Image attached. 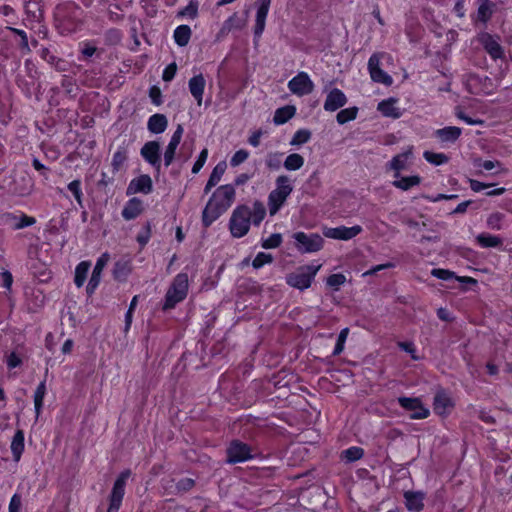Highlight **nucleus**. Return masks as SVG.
<instances>
[{
  "instance_id": "f257e3e1",
  "label": "nucleus",
  "mask_w": 512,
  "mask_h": 512,
  "mask_svg": "<svg viewBox=\"0 0 512 512\" xmlns=\"http://www.w3.org/2000/svg\"><path fill=\"white\" fill-rule=\"evenodd\" d=\"M292 191L293 186L287 175H280L276 178V188L268 196L270 215H275L281 209Z\"/></svg>"
},
{
  "instance_id": "f03ea898",
  "label": "nucleus",
  "mask_w": 512,
  "mask_h": 512,
  "mask_svg": "<svg viewBox=\"0 0 512 512\" xmlns=\"http://www.w3.org/2000/svg\"><path fill=\"white\" fill-rule=\"evenodd\" d=\"M187 292L188 276L185 273H180L174 278L172 284L166 292L162 310L168 311L173 309L178 303L186 298Z\"/></svg>"
},
{
  "instance_id": "7ed1b4c3",
  "label": "nucleus",
  "mask_w": 512,
  "mask_h": 512,
  "mask_svg": "<svg viewBox=\"0 0 512 512\" xmlns=\"http://www.w3.org/2000/svg\"><path fill=\"white\" fill-rule=\"evenodd\" d=\"M251 216V210L247 205H239L233 210L229 220V230L233 237L241 238L249 232Z\"/></svg>"
},
{
  "instance_id": "20e7f679",
  "label": "nucleus",
  "mask_w": 512,
  "mask_h": 512,
  "mask_svg": "<svg viewBox=\"0 0 512 512\" xmlns=\"http://www.w3.org/2000/svg\"><path fill=\"white\" fill-rule=\"evenodd\" d=\"M320 268L321 265L300 266L294 272L286 275V283L301 291L308 289Z\"/></svg>"
},
{
  "instance_id": "39448f33",
  "label": "nucleus",
  "mask_w": 512,
  "mask_h": 512,
  "mask_svg": "<svg viewBox=\"0 0 512 512\" xmlns=\"http://www.w3.org/2000/svg\"><path fill=\"white\" fill-rule=\"evenodd\" d=\"M130 475H131V471L129 469H126V470L122 471L119 474V476L116 478V480L113 484L111 493L109 495V506H108L107 512H118L119 511L121 504H122V500L125 495L126 481L130 477Z\"/></svg>"
},
{
  "instance_id": "423d86ee",
  "label": "nucleus",
  "mask_w": 512,
  "mask_h": 512,
  "mask_svg": "<svg viewBox=\"0 0 512 512\" xmlns=\"http://www.w3.org/2000/svg\"><path fill=\"white\" fill-rule=\"evenodd\" d=\"M296 242V248L301 253L317 252L323 247V238L316 233L306 234L302 231L292 236Z\"/></svg>"
},
{
  "instance_id": "0eeeda50",
  "label": "nucleus",
  "mask_w": 512,
  "mask_h": 512,
  "mask_svg": "<svg viewBox=\"0 0 512 512\" xmlns=\"http://www.w3.org/2000/svg\"><path fill=\"white\" fill-rule=\"evenodd\" d=\"M226 455L228 464L241 463L253 458L251 446L238 439L230 442L226 449Z\"/></svg>"
},
{
  "instance_id": "6e6552de",
  "label": "nucleus",
  "mask_w": 512,
  "mask_h": 512,
  "mask_svg": "<svg viewBox=\"0 0 512 512\" xmlns=\"http://www.w3.org/2000/svg\"><path fill=\"white\" fill-rule=\"evenodd\" d=\"M397 402L405 411L411 412L410 419L412 420L426 419L430 415V410L423 405L422 400L418 397L401 396L397 398Z\"/></svg>"
},
{
  "instance_id": "1a4fd4ad",
  "label": "nucleus",
  "mask_w": 512,
  "mask_h": 512,
  "mask_svg": "<svg viewBox=\"0 0 512 512\" xmlns=\"http://www.w3.org/2000/svg\"><path fill=\"white\" fill-rule=\"evenodd\" d=\"M477 39L493 60L504 58V49L499 43V36L492 35L488 32H481L478 34Z\"/></svg>"
},
{
  "instance_id": "9d476101",
  "label": "nucleus",
  "mask_w": 512,
  "mask_h": 512,
  "mask_svg": "<svg viewBox=\"0 0 512 512\" xmlns=\"http://www.w3.org/2000/svg\"><path fill=\"white\" fill-rule=\"evenodd\" d=\"M140 155L149 163L157 173L161 171V147L157 141L146 142L141 150Z\"/></svg>"
},
{
  "instance_id": "9b49d317",
  "label": "nucleus",
  "mask_w": 512,
  "mask_h": 512,
  "mask_svg": "<svg viewBox=\"0 0 512 512\" xmlns=\"http://www.w3.org/2000/svg\"><path fill=\"white\" fill-rule=\"evenodd\" d=\"M382 55V53H374L371 55L368 60V71L374 82L391 86L393 83L392 77L380 68V56Z\"/></svg>"
},
{
  "instance_id": "f8f14e48",
  "label": "nucleus",
  "mask_w": 512,
  "mask_h": 512,
  "mask_svg": "<svg viewBox=\"0 0 512 512\" xmlns=\"http://www.w3.org/2000/svg\"><path fill=\"white\" fill-rule=\"evenodd\" d=\"M288 88L293 94L304 96L314 90V83L306 72H299L288 82Z\"/></svg>"
},
{
  "instance_id": "ddd939ff",
  "label": "nucleus",
  "mask_w": 512,
  "mask_h": 512,
  "mask_svg": "<svg viewBox=\"0 0 512 512\" xmlns=\"http://www.w3.org/2000/svg\"><path fill=\"white\" fill-rule=\"evenodd\" d=\"M362 232V227L360 225H355L352 227L346 226H338L335 228L325 227L323 229V235L327 238L337 239V240H350L356 237L358 234Z\"/></svg>"
},
{
  "instance_id": "4468645a",
  "label": "nucleus",
  "mask_w": 512,
  "mask_h": 512,
  "mask_svg": "<svg viewBox=\"0 0 512 512\" xmlns=\"http://www.w3.org/2000/svg\"><path fill=\"white\" fill-rule=\"evenodd\" d=\"M153 191V182L148 174H142L130 181L126 189L127 195L137 193L150 194Z\"/></svg>"
},
{
  "instance_id": "2eb2a0df",
  "label": "nucleus",
  "mask_w": 512,
  "mask_h": 512,
  "mask_svg": "<svg viewBox=\"0 0 512 512\" xmlns=\"http://www.w3.org/2000/svg\"><path fill=\"white\" fill-rule=\"evenodd\" d=\"M260 4L257 8L255 25L253 29L254 40H259L265 30L266 18L269 12L271 0H259Z\"/></svg>"
},
{
  "instance_id": "dca6fc26",
  "label": "nucleus",
  "mask_w": 512,
  "mask_h": 512,
  "mask_svg": "<svg viewBox=\"0 0 512 512\" xmlns=\"http://www.w3.org/2000/svg\"><path fill=\"white\" fill-rule=\"evenodd\" d=\"M108 259H109V255L107 253H104L103 255H101L98 258V260L93 268L92 275H91L89 282L86 286V293L89 297H91L94 294L95 290L97 289V287L100 283V280H101L102 271H103L104 267L106 266Z\"/></svg>"
},
{
  "instance_id": "f3484780",
  "label": "nucleus",
  "mask_w": 512,
  "mask_h": 512,
  "mask_svg": "<svg viewBox=\"0 0 512 512\" xmlns=\"http://www.w3.org/2000/svg\"><path fill=\"white\" fill-rule=\"evenodd\" d=\"M227 210L222 204H218L210 198L202 211V224L208 228L214 221H216Z\"/></svg>"
},
{
  "instance_id": "a211bd4d",
  "label": "nucleus",
  "mask_w": 512,
  "mask_h": 512,
  "mask_svg": "<svg viewBox=\"0 0 512 512\" xmlns=\"http://www.w3.org/2000/svg\"><path fill=\"white\" fill-rule=\"evenodd\" d=\"M478 9L475 15L472 16L474 24L478 22L484 25L491 19L496 10V4L490 0H477Z\"/></svg>"
},
{
  "instance_id": "6ab92c4d",
  "label": "nucleus",
  "mask_w": 512,
  "mask_h": 512,
  "mask_svg": "<svg viewBox=\"0 0 512 512\" xmlns=\"http://www.w3.org/2000/svg\"><path fill=\"white\" fill-rule=\"evenodd\" d=\"M348 99L344 92L339 88H333L327 94L324 109L329 112H334L346 105Z\"/></svg>"
},
{
  "instance_id": "aec40b11",
  "label": "nucleus",
  "mask_w": 512,
  "mask_h": 512,
  "mask_svg": "<svg viewBox=\"0 0 512 512\" xmlns=\"http://www.w3.org/2000/svg\"><path fill=\"white\" fill-rule=\"evenodd\" d=\"M235 194L234 186L232 184H226L218 187L211 198H213V201L216 203L224 205L225 209L228 210L235 200Z\"/></svg>"
},
{
  "instance_id": "412c9836",
  "label": "nucleus",
  "mask_w": 512,
  "mask_h": 512,
  "mask_svg": "<svg viewBox=\"0 0 512 512\" xmlns=\"http://www.w3.org/2000/svg\"><path fill=\"white\" fill-rule=\"evenodd\" d=\"M431 275L433 277H436L437 279H440V280H443V281H450V280H456L460 283H465V284H471V285H476L477 284V280L472 278V277H468V276H457L455 272L451 271V270H448V269H443V268H434L431 270Z\"/></svg>"
},
{
  "instance_id": "4be33fe9",
  "label": "nucleus",
  "mask_w": 512,
  "mask_h": 512,
  "mask_svg": "<svg viewBox=\"0 0 512 512\" xmlns=\"http://www.w3.org/2000/svg\"><path fill=\"white\" fill-rule=\"evenodd\" d=\"M143 211V201L138 197H133L126 202L124 208L122 209L121 215L126 221H130L140 216Z\"/></svg>"
},
{
  "instance_id": "5701e85b",
  "label": "nucleus",
  "mask_w": 512,
  "mask_h": 512,
  "mask_svg": "<svg viewBox=\"0 0 512 512\" xmlns=\"http://www.w3.org/2000/svg\"><path fill=\"white\" fill-rule=\"evenodd\" d=\"M397 99L390 97L378 103L377 110L385 117L398 119L402 116V111L396 107Z\"/></svg>"
},
{
  "instance_id": "b1692460",
  "label": "nucleus",
  "mask_w": 512,
  "mask_h": 512,
  "mask_svg": "<svg viewBox=\"0 0 512 512\" xmlns=\"http://www.w3.org/2000/svg\"><path fill=\"white\" fill-rule=\"evenodd\" d=\"M404 498L405 506L409 511L420 512L423 509V500L425 498V494L423 492L406 491L404 493Z\"/></svg>"
},
{
  "instance_id": "393cba45",
  "label": "nucleus",
  "mask_w": 512,
  "mask_h": 512,
  "mask_svg": "<svg viewBox=\"0 0 512 512\" xmlns=\"http://www.w3.org/2000/svg\"><path fill=\"white\" fill-rule=\"evenodd\" d=\"M205 84L206 82L202 74L193 76L188 82L189 91L197 101L198 105H201L202 103Z\"/></svg>"
},
{
  "instance_id": "a878e982",
  "label": "nucleus",
  "mask_w": 512,
  "mask_h": 512,
  "mask_svg": "<svg viewBox=\"0 0 512 512\" xmlns=\"http://www.w3.org/2000/svg\"><path fill=\"white\" fill-rule=\"evenodd\" d=\"M37 78H28L27 76L17 75L16 84L24 93L27 98H31L35 93L36 95L40 91V84L36 86Z\"/></svg>"
},
{
  "instance_id": "bb28decb",
  "label": "nucleus",
  "mask_w": 512,
  "mask_h": 512,
  "mask_svg": "<svg viewBox=\"0 0 512 512\" xmlns=\"http://www.w3.org/2000/svg\"><path fill=\"white\" fill-rule=\"evenodd\" d=\"M40 56L42 59L47 61L50 65L54 67V69L58 72H66L69 70L70 64L66 60L62 58H58L51 54L48 48H43L41 50Z\"/></svg>"
},
{
  "instance_id": "cd10ccee",
  "label": "nucleus",
  "mask_w": 512,
  "mask_h": 512,
  "mask_svg": "<svg viewBox=\"0 0 512 512\" xmlns=\"http://www.w3.org/2000/svg\"><path fill=\"white\" fill-rule=\"evenodd\" d=\"M412 155V147H410L407 151L397 154L392 158L389 162L390 169L394 170V178L400 177V171L406 168V162L409 157Z\"/></svg>"
},
{
  "instance_id": "c85d7f7f",
  "label": "nucleus",
  "mask_w": 512,
  "mask_h": 512,
  "mask_svg": "<svg viewBox=\"0 0 512 512\" xmlns=\"http://www.w3.org/2000/svg\"><path fill=\"white\" fill-rule=\"evenodd\" d=\"M131 270V262L129 260L120 259L114 264L112 271L113 278L119 282H124L131 273Z\"/></svg>"
},
{
  "instance_id": "c756f323",
  "label": "nucleus",
  "mask_w": 512,
  "mask_h": 512,
  "mask_svg": "<svg viewBox=\"0 0 512 512\" xmlns=\"http://www.w3.org/2000/svg\"><path fill=\"white\" fill-rule=\"evenodd\" d=\"M168 125V120L164 114L156 113L148 119L147 127L151 133H163Z\"/></svg>"
},
{
  "instance_id": "7c9ffc66",
  "label": "nucleus",
  "mask_w": 512,
  "mask_h": 512,
  "mask_svg": "<svg viewBox=\"0 0 512 512\" xmlns=\"http://www.w3.org/2000/svg\"><path fill=\"white\" fill-rule=\"evenodd\" d=\"M462 133L461 128L456 126H448L435 131V136L442 142L454 143L458 140Z\"/></svg>"
},
{
  "instance_id": "2f4dec72",
  "label": "nucleus",
  "mask_w": 512,
  "mask_h": 512,
  "mask_svg": "<svg viewBox=\"0 0 512 512\" xmlns=\"http://www.w3.org/2000/svg\"><path fill=\"white\" fill-rule=\"evenodd\" d=\"M296 113V107L293 105H286L278 108L273 117V122L276 125H282L294 117Z\"/></svg>"
},
{
  "instance_id": "473e14b6",
  "label": "nucleus",
  "mask_w": 512,
  "mask_h": 512,
  "mask_svg": "<svg viewBox=\"0 0 512 512\" xmlns=\"http://www.w3.org/2000/svg\"><path fill=\"white\" fill-rule=\"evenodd\" d=\"M448 407H452L450 397L444 391L437 392L433 401V408L435 413L443 415L446 413V409Z\"/></svg>"
},
{
  "instance_id": "72a5a7b5",
  "label": "nucleus",
  "mask_w": 512,
  "mask_h": 512,
  "mask_svg": "<svg viewBox=\"0 0 512 512\" xmlns=\"http://www.w3.org/2000/svg\"><path fill=\"white\" fill-rule=\"evenodd\" d=\"M24 451V432L23 430H17L12 438L11 452L15 462H18Z\"/></svg>"
},
{
  "instance_id": "f704fd0d",
  "label": "nucleus",
  "mask_w": 512,
  "mask_h": 512,
  "mask_svg": "<svg viewBox=\"0 0 512 512\" xmlns=\"http://www.w3.org/2000/svg\"><path fill=\"white\" fill-rule=\"evenodd\" d=\"M421 183V177L418 175L413 176H401L399 178H395L392 182V185L400 190L407 191L411 189L413 186L419 185Z\"/></svg>"
},
{
  "instance_id": "c9c22d12",
  "label": "nucleus",
  "mask_w": 512,
  "mask_h": 512,
  "mask_svg": "<svg viewBox=\"0 0 512 512\" xmlns=\"http://www.w3.org/2000/svg\"><path fill=\"white\" fill-rule=\"evenodd\" d=\"M477 243L483 248H496L503 244L499 236L491 235L489 233H481L476 237Z\"/></svg>"
},
{
  "instance_id": "e433bc0d",
  "label": "nucleus",
  "mask_w": 512,
  "mask_h": 512,
  "mask_svg": "<svg viewBox=\"0 0 512 512\" xmlns=\"http://www.w3.org/2000/svg\"><path fill=\"white\" fill-rule=\"evenodd\" d=\"M191 29L188 25H180L174 30V40L175 43L180 46L184 47L189 43V40L191 38Z\"/></svg>"
},
{
  "instance_id": "4c0bfd02",
  "label": "nucleus",
  "mask_w": 512,
  "mask_h": 512,
  "mask_svg": "<svg viewBox=\"0 0 512 512\" xmlns=\"http://www.w3.org/2000/svg\"><path fill=\"white\" fill-rule=\"evenodd\" d=\"M183 132H184L183 126L181 124H178L176 130L174 131V133L170 139V142L168 143V145L165 149V152H164L165 154L175 157L176 150H177L178 145L181 142Z\"/></svg>"
},
{
  "instance_id": "58836bf2",
  "label": "nucleus",
  "mask_w": 512,
  "mask_h": 512,
  "mask_svg": "<svg viewBox=\"0 0 512 512\" xmlns=\"http://www.w3.org/2000/svg\"><path fill=\"white\" fill-rule=\"evenodd\" d=\"M90 266L91 264L88 261H82L76 266L74 283L78 288L82 287L86 281Z\"/></svg>"
},
{
  "instance_id": "ea45409f",
  "label": "nucleus",
  "mask_w": 512,
  "mask_h": 512,
  "mask_svg": "<svg viewBox=\"0 0 512 512\" xmlns=\"http://www.w3.org/2000/svg\"><path fill=\"white\" fill-rule=\"evenodd\" d=\"M45 394H46V381L43 380L39 383V385L37 386L35 393H34V406H35L36 419L39 417V415L41 413Z\"/></svg>"
},
{
  "instance_id": "a19ab883",
  "label": "nucleus",
  "mask_w": 512,
  "mask_h": 512,
  "mask_svg": "<svg viewBox=\"0 0 512 512\" xmlns=\"http://www.w3.org/2000/svg\"><path fill=\"white\" fill-rule=\"evenodd\" d=\"M283 165L286 170L296 171L304 165V158L298 153H292L286 157Z\"/></svg>"
},
{
  "instance_id": "79ce46f5",
  "label": "nucleus",
  "mask_w": 512,
  "mask_h": 512,
  "mask_svg": "<svg viewBox=\"0 0 512 512\" xmlns=\"http://www.w3.org/2000/svg\"><path fill=\"white\" fill-rule=\"evenodd\" d=\"M127 158H128V152H127L126 147L120 146L118 148V150L113 154V158H112V162H111L114 173H116L120 170L121 166L124 164V162L127 160Z\"/></svg>"
},
{
  "instance_id": "37998d69",
  "label": "nucleus",
  "mask_w": 512,
  "mask_h": 512,
  "mask_svg": "<svg viewBox=\"0 0 512 512\" xmlns=\"http://www.w3.org/2000/svg\"><path fill=\"white\" fill-rule=\"evenodd\" d=\"M358 114V107L353 106L350 108L340 110L336 115L338 124L343 125L349 121L355 120Z\"/></svg>"
},
{
  "instance_id": "c03bdc74",
  "label": "nucleus",
  "mask_w": 512,
  "mask_h": 512,
  "mask_svg": "<svg viewBox=\"0 0 512 512\" xmlns=\"http://www.w3.org/2000/svg\"><path fill=\"white\" fill-rule=\"evenodd\" d=\"M151 233H152V222L146 221L136 237V241L140 245L141 249H143L149 242Z\"/></svg>"
},
{
  "instance_id": "a18cd8bd",
  "label": "nucleus",
  "mask_w": 512,
  "mask_h": 512,
  "mask_svg": "<svg viewBox=\"0 0 512 512\" xmlns=\"http://www.w3.org/2000/svg\"><path fill=\"white\" fill-rule=\"evenodd\" d=\"M251 213V223H253L255 226H258L266 215V209L263 203L260 201H255Z\"/></svg>"
},
{
  "instance_id": "49530a36",
  "label": "nucleus",
  "mask_w": 512,
  "mask_h": 512,
  "mask_svg": "<svg viewBox=\"0 0 512 512\" xmlns=\"http://www.w3.org/2000/svg\"><path fill=\"white\" fill-rule=\"evenodd\" d=\"M311 131L308 129H299L295 132L293 135L290 145L292 146H299L302 144L307 143L311 139Z\"/></svg>"
},
{
  "instance_id": "de8ad7c7",
  "label": "nucleus",
  "mask_w": 512,
  "mask_h": 512,
  "mask_svg": "<svg viewBox=\"0 0 512 512\" xmlns=\"http://www.w3.org/2000/svg\"><path fill=\"white\" fill-rule=\"evenodd\" d=\"M364 455V450L360 447H350L342 452V459L346 462H354L361 459Z\"/></svg>"
},
{
  "instance_id": "09e8293b",
  "label": "nucleus",
  "mask_w": 512,
  "mask_h": 512,
  "mask_svg": "<svg viewBox=\"0 0 512 512\" xmlns=\"http://www.w3.org/2000/svg\"><path fill=\"white\" fill-rule=\"evenodd\" d=\"M425 160L433 165H442L449 161V157L444 153H434L430 151H425L423 154Z\"/></svg>"
},
{
  "instance_id": "8fccbe9b",
  "label": "nucleus",
  "mask_w": 512,
  "mask_h": 512,
  "mask_svg": "<svg viewBox=\"0 0 512 512\" xmlns=\"http://www.w3.org/2000/svg\"><path fill=\"white\" fill-rule=\"evenodd\" d=\"M504 218L505 215L503 213L494 212L488 216L486 224L488 228L492 230H500L502 228L501 223Z\"/></svg>"
},
{
  "instance_id": "3c124183",
  "label": "nucleus",
  "mask_w": 512,
  "mask_h": 512,
  "mask_svg": "<svg viewBox=\"0 0 512 512\" xmlns=\"http://www.w3.org/2000/svg\"><path fill=\"white\" fill-rule=\"evenodd\" d=\"M282 243V235L280 233H273L268 238L263 239L261 242V246L264 249H274L281 245Z\"/></svg>"
},
{
  "instance_id": "603ef678",
  "label": "nucleus",
  "mask_w": 512,
  "mask_h": 512,
  "mask_svg": "<svg viewBox=\"0 0 512 512\" xmlns=\"http://www.w3.org/2000/svg\"><path fill=\"white\" fill-rule=\"evenodd\" d=\"M346 282V277L342 273L331 274L326 279V284L332 287L335 291H338L340 286Z\"/></svg>"
},
{
  "instance_id": "864d4df0",
  "label": "nucleus",
  "mask_w": 512,
  "mask_h": 512,
  "mask_svg": "<svg viewBox=\"0 0 512 512\" xmlns=\"http://www.w3.org/2000/svg\"><path fill=\"white\" fill-rule=\"evenodd\" d=\"M274 260L273 256L270 253L259 252L254 260L252 261V266L255 269H259L263 267L265 264H270Z\"/></svg>"
},
{
  "instance_id": "5fc2aeb1",
  "label": "nucleus",
  "mask_w": 512,
  "mask_h": 512,
  "mask_svg": "<svg viewBox=\"0 0 512 512\" xmlns=\"http://www.w3.org/2000/svg\"><path fill=\"white\" fill-rule=\"evenodd\" d=\"M226 162L225 161H221L219 162L212 170L210 176H209V179L211 181V183L213 182L214 184H218V182L221 180V177L223 176V174L225 173V170H226Z\"/></svg>"
},
{
  "instance_id": "6e6d98bb",
  "label": "nucleus",
  "mask_w": 512,
  "mask_h": 512,
  "mask_svg": "<svg viewBox=\"0 0 512 512\" xmlns=\"http://www.w3.org/2000/svg\"><path fill=\"white\" fill-rule=\"evenodd\" d=\"M179 17L188 16L191 19H195L198 16V2L192 0L189 4L178 12Z\"/></svg>"
},
{
  "instance_id": "4d7b16f0",
  "label": "nucleus",
  "mask_w": 512,
  "mask_h": 512,
  "mask_svg": "<svg viewBox=\"0 0 512 512\" xmlns=\"http://www.w3.org/2000/svg\"><path fill=\"white\" fill-rule=\"evenodd\" d=\"M348 333H349L348 328H344L340 331L338 338H337V342L335 344V347H334V350L332 353L333 356H337L343 352L344 344L347 339Z\"/></svg>"
},
{
  "instance_id": "13d9d810",
  "label": "nucleus",
  "mask_w": 512,
  "mask_h": 512,
  "mask_svg": "<svg viewBox=\"0 0 512 512\" xmlns=\"http://www.w3.org/2000/svg\"><path fill=\"white\" fill-rule=\"evenodd\" d=\"M68 190L74 195L77 203L82 206V190H81V181L79 179L73 180L68 184Z\"/></svg>"
},
{
  "instance_id": "bf43d9fd",
  "label": "nucleus",
  "mask_w": 512,
  "mask_h": 512,
  "mask_svg": "<svg viewBox=\"0 0 512 512\" xmlns=\"http://www.w3.org/2000/svg\"><path fill=\"white\" fill-rule=\"evenodd\" d=\"M248 156H249L248 151H246L244 149H240V150L236 151L234 153V155L232 156V158L230 160V165L232 167H236V166L240 165L241 163H243L244 161H246Z\"/></svg>"
},
{
  "instance_id": "052dcab7",
  "label": "nucleus",
  "mask_w": 512,
  "mask_h": 512,
  "mask_svg": "<svg viewBox=\"0 0 512 512\" xmlns=\"http://www.w3.org/2000/svg\"><path fill=\"white\" fill-rule=\"evenodd\" d=\"M207 157H208V149L204 148L200 152L197 160L195 161V163H194V165L192 167V173L193 174H197L202 169V167L204 166V164H205V162L207 160Z\"/></svg>"
},
{
  "instance_id": "680f3d73",
  "label": "nucleus",
  "mask_w": 512,
  "mask_h": 512,
  "mask_svg": "<svg viewBox=\"0 0 512 512\" xmlns=\"http://www.w3.org/2000/svg\"><path fill=\"white\" fill-rule=\"evenodd\" d=\"M282 156L281 153H270L267 156L266 159V165L270 169L277 170L281 166V160L280 157Z\"/></svg>"
},
{
  "instance_id": "e2e57ef3",
  "label": "nucleus",
  "mask_w": 512,
  "mask_h": 512,
  "mask_svg": "<svg viewBox=\"0 0 512 512\" xmlns=\"http://www.w3.org/2000/svg\"><path fill=\"white\" fill-rule=\"evenodd\" d=\"M474 166L484 168L485 170H492L495 167H500L501 162L491 161V160H482L481 158H477L474 160Z\"/></svg>"
},
{
  "instance_id": "0e129e2a",
  "label": "nucleus",
  "mask_w": 512,
  "mask_h": 512,
  "mask_svg": "<svg viewBox=\"0 0 512 512\" xmlns=\"http://www.w3.org/2000/svg\"><path fill=\"white\" fill-rule=\"evenodd\" d=\"M177 72V64L175 62L170 63L167 65V67L164 69L162 74V79L165 82H170L174 79Z\"/></svg>"
},
{
  "instance_id": "69168bd1",
  "label": "nucleus",
  "mask_w": 512,
  "mask_h": 512,
  "mask_svg": "<svg viewBox=\"0 0 512 512\" xmlns=\"http://www.w3.org/2000/svg\"><path fill=\"white\" fill-rule=\"evenodd\" d=\"M149 97H150L152 103L155 104L156 106L161 105L163 102L162 92H161L160 88L156 85L152 86L149 89Z\"/></svg>"
},
{
  "instance_id": "338daca9",
  "label": "nucleus",
  "mask_w": 512,
  "mask_h": 512,
  "mask_svg": "<svg viewBox=\"0 0 512 512\" xmlns=\"http://www.w3.org/2000/svg\"><path fill=\"white\" fill-rule=\"evenodd\" d=\"M22 507V497L20 494L15 493L9 502L8 510L9 512H20Z\"/></svg>"
},
{
  "instance_id": "774afa93",
  "label": "nucleus",
  "mask_w": 512,
  "mask_h": 512,
  "mask_svg": "<svg viewBox=\"0 0 512 512\" xmlns=\"http://www.w3.org/2000/svg\"><path fill=\"white\" fill-rule=\"evenodd\" d=\"M14 34L18 35L19 37H22V42H20V48L23 51L30 52L29 44H28V37L27 33L24 30L17 29V28H9Z\"/></svg>"
}]
</instances>
